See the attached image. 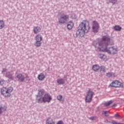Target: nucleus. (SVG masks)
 <instances>
[{"mask_svg":"<svg viewBox=\"0 0 124 124\" xmlns=\"http://www.w3.org/2000/svg\"><path fill=\"white\" fill-rule=\"evenodd\" d=\"M111 41V38L109 36H104L101 42L93 41L92 43L95 48H98L102 52H106L108 54L115 55L118 53V48L114 46L108 47V45Z\"/></svg>","mask_w":124,"mask_h":124,"instance_id":"f257e3e1","label":"nucleus"},{"mask_svg":"<svg viewBox=\"0 0 124 124\" xmlns=\"http://www.w3.org/2000/svg\"><path fill=\"white\" fill-rule=\"evenodd\" d=\"M57 98L59 101H62V95H59L57 96Z\"/></svg>","mask_w":124,"mask_h":124,"instance_id":"bb28decb","label":"nucleus"},{"mask_svg":"<svg viewBox=\"0 0 124 124\" xmlns=\"http://www.w3.org/2000/svg\"><path fill=\"white\" fill-rule=\"evenodd\" d=\"M44 91L43 90H39L38 93L36 95V100L37 102L39 103L40 100L43 97V95H44Z\"/></svg>","mask_w":124,"mask_h":124,"instance_id":"1a4fd4ad","label":"nucleus"},{"mask_svg":"<svg viewBox=\"0 0 124 124\" xmlns=\"http://www.w3.org/2000/svg\"><path fill=\"white\" fill-rule=\"evenodd\" d=\"M13 75H14V73L12 72H7L5 74V77L6 78H8L9 80H14V77H13Z\"/></svg>","mask_w":124,"mask_h":124,"instance_id":"9d476101","label":"nucleus"},{"mask_svg":"<svg viewBox=\"0 0 124 124\" xmlns=\"http://www.w3.org/2000/svg\"><path fill=\"white\" fill-rule=\"evenodd\" d=\"M41 42L36 41V42L35 43V46H36V47H40V46H41Z\"/></svg>","mask_w":124,"mask_h":124,"instance_id":"b1692460","label":"nucleus"},{"mask_svg":"<svg viewBox=\"0 0 124 124\" xmlns=\"http://www.w3.org/2000/svg\"><path fill=\"white\" fill-rule=\"evenodd\" d=\"M56 124H64L63 121H59Z\"/></svg>","mask_w":124,"mask_h":124,"instance_id":"2f4dec72","label":"nucleus"},{"mask_svg":"<svg viewBox=\"0 0 124 124\" xmlns=\"http://www.w3.org/2000/svg\"><path fill=\"white\" fill-rule=\"evenodd\" d=\"M100 68V67L98 64H95L93 65L92 67V69L93 71L96 72L98 71V70H99Z\"/></svg>","mask_w":124,"mask_h":124,"instance_id":"ddd939ff","label":"nucleus"},{"mask_svg":"<svg viewBox=\"0 0 124 124\" xmlns=\"http://www.w3.org/2000/svg\"><path fill=\"white\" fill-rule=\"evenodd\" d=\"M111 124H123V123H117V122L114 121V120H112V122H111Z\"/></svg>","mask_w":124,"mask_h":124,"instance_id":"c756f323","label":"nucleus"},{"mask_svg":"<svg viewBox=\"0 0 124 124\" xmlns=\"http://www.w3.org/2000/svg\"><path fill=\"white\" fill-rule=\"evenodd\" d=\"M52 100V97L50 94L46 93L44 96L41 98L38 103H45L46 102H50Z\"/></svg>","mask_w":124,"mask_h":124,"instance_id":"423d86ee","label":"nucleus"},{"mask_svg":"<svg viewBox=\"0 0 124 124\" xmlns=\"http://www.w3.org/2000/svg\"><path fill=\"white\" fill-rule=\"evenodd\" d=\"M74 26V23L72 21L68 23L67 28L68 30H72V28Z\"/></svg>","mask_w":124,"mask_h":124,"instance_id":"f8f14e48","label":"nucleus"},{"mask_svg":"<svg viewBox=\"0 0 124 124\" xmlns=\"http://www.w3.org/2000/svg\"><path fill=\"white\" fill-rule=\"evenodd\" d=\"M6 108H7L5 106H0V114H1L2 112L6 111Z\"/></svg>","mask_w":124,"mask_h":124,"instance_id":"6ab92c4d","label":"nucleus"},{"mask_svg":"<svg viewBox=\"0 0 124 124\" xmlns=\"http://www.w3.org/2000/svg\"><path fill=\"white\" fill-rule=\"evenodd\" d=\"M90 24L89 22L83 21L81 22L78 28L76 31L77 37H83L85 35V33H87L90 31Z\"/></svg>","mask_w":124,"mask_h":124,"instance_id":"f03ea898","label":"nucleus"},{"mask_svg":"<svg viewBox=\"0 0 124 124\" xmlns=\"http://www.w3.org/2000/svg\"><path fill=\"white\" fill-rule=\"evenodd\" d=\"M108 1L114 5V4L117 2V0H108Z\"/></svg>","mask_w":124,"mask_h":124,"instance_id":"cd10ccee","label":"nucleus"},{"mask_svg":"<svg viewBox=\"0 0 124 124\" xmlns=\"http://www.w3.org/2000/svg\"><path fill=\"white\" fill-rule=\"evenodd\" d=\"M38 79L40 81H43V80H44V79H45V76L44 75V74L43 73H41L40 74H39L38 75Z\"/></svg>","mask_w":124,"mask_h":124,"instance_id":"2eb2a0df","label":"nucleus"},{"mask_svg":"<svg viewBox=\"0 0 124 124\" xmlns=\"http://www.w3.org/2000/svg\"><path fill=\"white\" fill-rule=\"evenodd\" d=\"M53 122H54L53 121V119L51 118H49L46 120V124H51V123H53Z\"/></svg>","mask_w":124,"mask_h":124,"instance_id":"a878e982","label":"nucleus"},{"mask_svg":"<svg viewBox=\"0 0 124 124\" xmlns=\"http://www.w3.org/2000/svg\"><path fill=\"white\" fill-rule=\"evenodd\" d=\"M69 19V16L67 15H62L60 17L58 18L59 24H65Z\"/></svg>","mask_w":124,"mask_h":124,"instance_id":"0eeeda50","label":"nucleus"},{"mask_svg":"<svg viewBox=\"0 0 124 124\" xmlns=\"http://www.w3.org/2000/svg\"><path fill=\"white\" fill-rule=\"evenodd\" d=\"M117 106V104H114L112 106V107H116Z\"/></svg>","mask_w":124,"mask_h":124,"instance_id":"4c0bfd02","label":"nucleus"},{"mask_svg":"<svg viewBox=\"0 0 124 124\" xmlns=\"http://www.w3.org/2000/svg\"><path fill=\"white\" fill-rule=\"evenodd\" d=\"M40 31H41V29L39 27H36L33 28L34 33L35 34H37L38 32H40Z\"/></svg>","mask_w":124,"mask_h":124,"instance_id":"4468645a","label":"nucleus"},{"mask_svg":"<svg viewBox=\"0 0 124 124\" xmlns=\"http://www.w3.org/2000/svg\"><path fill=\"white\" fill-rule=\"evenodd\" d=\"M106 77H108V78H110V77H115V73H107L106 74Z\"/></svg>","mask_w":124,"mask_h":124,"instance_id":"a211bd4d","label":"nucleus"},{"mask_svg":"<svg viewBox=\"0 0 124 124\" xmlns=\"http://www.w3.org/2000/svg\"><path fill=\"white\" fill-rule=\"evenodd\" d=\"M89 120H91V121H93L94 120V118L93 117H90Z\"/></svg>","mask_w":124,"mask_h":124,"instance_id":"f704fd0d","label":"nucleus"},{"mask_svg":"<svg viewBox=\"0 0 124 124\" xmlns=\"http://www.w3.org/2000/svg\"><path fill=\"white\" fill-rule=\"evenodd\" d=\"M123 87H124V83L118 81L116 85V88H123Z\"/></svg>","mask_w":124,"mask_h":124,"instance_id":"412c9836","label":"nucleus"},{"mask_svg":"<svg viewBox=\"0 0 124 124\" xmlns=\"http://www.w3.org/2000/svg\"><path fill=\"white\" fill-rule=\"evenodd\" d=\"M7 71V69H6V68H3L1 71V73H3V72H5Z\"/></svg>","mask_w":124,"mask_h":124,"instance_id":"473e14b6","label":"nucleus"},{"mask_svg":"<svg viewBox=\"0 0 124 124\" xmlns=\"http://www.w3.org/2000/svg\"><path fill=\"white\" fill-rule=\"evenodd\" d=\"M105 123H106V124H109L110 123V122H109L108 120H106L104 121Z\"/></svg>","mask_w":124,"mask_h":124,"instance_id":"c9c22d12","label":"nucleus"},{"mask_svg":"<svg viewBox=\"0 0 124 124\" xmlns=\"http://www.w3.org/2000/svg\"><path fill=\"white\" fill-rule=\"evenodd\" d=\"M99 29V24L96 21H93L92 23V31L94 33L98 32Z\"/></svg>","mask_w":124,"mask_h":124,"instance_id":"6e6552de","label":"nucleus"},{"mask_svg":"<svg viewBox=\"0 0 124 124\" xmlns=\"http://www.w3.org/2000/svg\"><path fill=\"white\" fill-rule=\"evenodd\" d=\"M12 92H13V88L11 87L9 88L3 87L1 89V94L4 97H10Z\"/></svg>","mask_w":124,"mask_h":124,"instance_id":"7ed1b4c3","label":"nucleus"},{"mask_svg":"<svg viewBox=\"0 0 124 124\" xmlns=\"http://www.w3.org/2000/svg\"><path fill=\"white\" fill-rule=\"evenodd\" d=\"M42 36H41V35H37V36H36L35 37V40L36 41H40L41 42L42 41Z\"/></svg>","mask_w":124,"mask_h":124,"instance_id":"f3484780","label":"nucleus"},{"mask_svg":"<svg viewBox=\"0 0 124 124\" xmlns=\"http://www.w3.org/2000/svg\"><path fill=\"white\" fill-rule=\"evenodd\" d=\"M104 57V55L101 54H99L98 57L99 58V59H101V60H102Z\"/></svg>","mask_w":124,"mask_h":124,"instance_id":"7c9ffc66","label":"nucleus"},{"mask_svg":"<svg viewBox=\"0 0 124 124\" xmlns=\"http://www.w3.org/2000/svg\"><path fill=\"white\" fill-rule=\"evenodd\" d=\"M4 28V21L3 20H0V30Z\"/></svg>","mask_w":124,"mask_h":124,"instance_id":"4be33fe9","label":"nucleus"},{"mask_svg":"<svg viewBox=\"0 0 124 124\" xmlns=\"http://www.w3.org/2000/svg\"><path fill=\"white\" fill-rule=\"evenodd\" d=\"M3 84H4V81L3 80H0V85H1V86H2V85H3Z\"/></svg>","mask_w":124,"mask_h":124,"instance_id":"72a5a7b5","label":"nucleus"},{"mask_svg":"<svg viewBox=\"0 0 124 124\" xmlns=\"http://www.w3.org/2000/svg\"><path fill=\"white\" fill-rule=\"evenodd\" d=\"M94 93L93 91L91 90L90 89H89L85 98V101L87 103H90L92 102Z\"/></svg>","mask_w":124,"mask_h":124,"instance_id":"39448f33","label":"nucleus"},{"mask_svg":"<svg viewBox=\"0 0 124 124\" xmlns=\"http://www.w3.org/2000/svg\"><path fill=\"white\" fill-rule=\"evenodd\" d=\"M118 80H115L113 81L110 84V87H112V88H117V85L118 84Z\"/></svg>","mask_w":124,"mask_h":124,"instance_id":"dca6fc26","label":"nucleus"},{"mask_svg":"<svg viewBox=\"0 0 124 124\" xmlns=\"http://www.w3.org/2000/svg\"><path fill=\"white\" fill-rule=\"evenodd\" d=\"M58 85H63L65 83V80L64 78H58L57 80Z\"/></svg>","mask_w":124,"mask_h":124,"instance_id":"9b49d317","label":"nucleus"},{"mask_svg":"<svg viewBox=\"0 0 124 124\" xmlns=\"http://www.w3.org/2000/svg\"><path fill=\"white\" fill-rule=\"evenodd\" d=\"M107 113H108V111H103V115H105L106 117H109V114Z\"/></svg>","mask_w":124,"mask_h":124,"instance_id":"c85d7f7f","label":"nucleus"},{"mask_svg":"<svg viewBox=\"0 0 124 124\" xmlns=\"http://www.w3.org/2000/svg\"><path fill=\"white\" fill-rule=\"evenodd\" d=\"M114 116L116 117V118H119V117H120V115H119L118 114H115Z\"/></svg>","mask_w":124,"mask_h":124,"instance_id":"e433bc0d","label":"nucleus"},{"mask_svg":"<svg viewBox=\"0 0 124 124\" xmlns=\"http://www.w3.org/2000/svg\"><path fill=\"white\" fill-rule=\"evenodd\" d=\"M16 78L19 82H24L25 80L29 79V76L26 73H20L16 76Z\"/></svg>","mask_w":124,"mask_h":124,"instance_id":"20e7f679","label":"nucleus"},{"mask_svg":"<svg viewBox=\"0 0 124 124\" xmlns=\"http://www.w3.org/2000/svg\"><path fill=\"white\" fill-rule=\"evenodd\" d=\"M100 72H103L104 73H105V72H106V71L105 70V66H101L100 67Z\"/></svg>","mask_w":124,"mask_h":124,"instance_id":"5701e85b","label":"nucleus"},{"mask_svg":"<svg viewBox=\"0 0 124 124\" xmlns=\"http://www.w3.org/2000/svg\"><path fill=\"white\" fill-rule=\"evenodd\" d=\"M113 103V101L110 100L108 103H105L104 105L106 106V107H108V106H109V105H111Z\"/></svg>","mask_w":124,"mask_h":124,"instance_id":"393cba45","label":"nucleus"},{"mask_svg":"<svg viewBox=\"0 0 124 124\" xmlns=\"http://www.w3.org/2000/svg\"><path fill=\"white\" fill-rule=\"evenodd\" d=\"M113 29L117 31H120L122 30V28L119 25H116L113 27Z\"/></svg>","mask_w":124,"mask_h":124,"instance_id":"aec40b11","label":"nucleus"}]
</instances>
